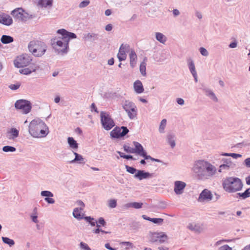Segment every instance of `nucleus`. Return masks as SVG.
<instances>
[{
  "mask_svg": "<svg viewBox=\"0 0 250 250\" xmlns=\"http://www.w3.org/2000/svg\"><path fill=\"white\" fill-rule=\"evenodd\" d=\"M192 171L198 180L205 181L211 179L216 174L217 168L206 160H199L194 163Z\"/></svg>",
  "mask_w": 250,
  "mask_h": 250,
  "instance_id": "obj_1",
  "label": "nucleus"
},
{
  "mask_svg": "<svg viewBox=\"0 0 250 250\" xmlns=\"http://www.w3.org/2000/svg\"><path fill=\"white\" fill-rule=\"evenodd\" d=\"M57 33L62 35V37H55L51 40V44L55 52L58 54H66L69 50L70 40L76 39V35L67 31L64 29H58Z\"/></svg>",
  "mask_w": 250,
  "mask_h": 250,
  "instance_id": "obj_2",
  "label": "nucleus"
},
{
  "mask_svg": "<svg viewBox=\"0 0 250 250\" xmlns=\"http://www.w3.org/2000/svg\"><path fill=\"white\" fill-rule=\"evenodd\" d=\"M30 134L34 138L45 137L48 133V127L40 118L32 120L28 126Z\"/></svg>",
  "mask_w": 250,
  "mask_h": 250,
  "instance_id": "obj_3",
  "label": "nucleus"
},
{
  "mask_svg": "<svg viewBox=\"0 0 250 250\" xmlns=\"http://www.w3.org/2000/svg\"><path fill=\"white\" fill-rule=\"evenodd\" d=\"M222 186L228 193H235L241 190L244 184L241 179L236 177H228L223 180Z\"/></svg>",
  "mask_w": 250,
  "mask_h": 250,
  "instance_id": "obj_4",
  "label": "nucleus"
},
{
  "mask_svg": "<svg viewBox=\"0 0 250 250\" xmlns=\"http://www.w3.org/2000/svg\"><path fill=\"white\" fill-rule=\"evenodd\" d=\"M28 49L35 57H42L46 52L47 46L45 43L39 41H32L28 44Z\"/></svg>",
  "mask_w": 250,
  "mask_h": 250,
  "instance_id": "obj_5",
  "label": "nucleus"
},
{
  "mask_svg": "<svg viewBox=\"0 0 250 250\" xmlns=\"http://www.w3.org/2000/svg\"><path fill=\"white\" fill-rule=\"evenodd\" d=\"M11 14L17 20L21 21H26L36 17L35 15H30L25 12L22 8H18L13 10Z\"/></svg>",
  "mask_w": 250,
  "mask_h": 250,
  "instance_id": "obj_6",
  "label": "nucleus"
},
{
  "mask_svg": "<svg viewBox=\"0 0 250 250\" xmlns=\"http://www.w3.org/2000/svg\"><path fill=\"white\" fill-rule=\"evenodd\" d=\"M100 117L101 124L105 130H109L114 126V122L108 113L101 111Z\"/></svg>",
  "mask_w": 250,
  "mask_h": 250,
  "instance_id": "obj_7",
  "label": "nucleus"
},
{
  "mask_svg": "<svg viewBox=\"0 0 250 250\" xmlns=\"http://www.w3.org/2000/svg\"><path fill=\"white\" fill-rule=\"evenodd\" d=\"M147 238L150 243L158 242L160 244L164 243L167 239L166 234L163 232H157L149 231L147 235Z\"/></svg>",
  "mask_w": 250,
  "mask_h": 250,
  "instance_id": "obj_8",
  "label": "nucleus"
},
{
  "mask_svg": "<svg viewBox=\"0 0 250 250\" xmlns=\"http://www.w3.org/2000/svg\"><path fill=\"white\" fill-rule=\"evenodd\" d=\"M122 104L123 108L127 112L128 116L130 119H133L136 116V106L133 102L129 100H125L122 103Z\"/></svg>",
  "mask_w": 250,
  "mask_h": 250,
  "instance_id": "obj_9",
  "label": "nucleus"
},
{
  "mask_svg": "<svg viewBox=\"0 0 250 250\" xmlns=\"http://www.w3.org/2000/svg\"><path fill=\"white\" fill-rule=\"evenodd\" d=\"M16 109L20 110L24 114H27L31 110V103L26 100L21 99L17 100L15 103Z\"/></svg>",
  "mask_w": 250,
  "mask_h": 250,
  "instance_id": "obj_10",
  "label": "nucleus"
},
{
  "mask_svg": "<svg viewBox=\"0 0 250 250\" xmlns=\"http://www.w3.org/2000/svg\"><path fill=\"white\" fill-rule=\"evenodd\" d=\"M31 61L30 56L26 54H22L17 57L14 61V65L17 68L23 67L28 65Z\"/></svg>",
  "mask_w": 250,
  "mask_h": 250,
  "instance_id": "obj_11",
  "label": "nucleus"
},
{
  "mask_svg": "<svg viewBox=\"0 0 250 250\" xmlns=\"http://www.w3.org/2000/svg\"><path fill=\"white\" fill-rule=\"evenodd\" d=\"M128 132L129 130L126 126H116L110 132V136L113 138L118 139L124 137Z\"/></svg>",
  "mask_w": 250,
  "mask_h": 250,
  "instance_id": "obj_12",
  "label": "nucleus"
},
{
  "mask_svg": "<svg viewBox=\"0 0 250 250\" xmlns=\"http://www.w3.org/2000/svg\"><path fill=\"white\" fill-rule=\"evenodd\" d=\"M129 46L127 44H122L119 48V52L117 54V58L120 62L125 61L126 58V51L129 49Z\"/></svg>",
  "mask_w": 250,
  "mask_h": 250,
  "instance_id": "obj_13",
  "label": "nucleus"
},
{
  "mask_svg": "<svg viewBox=\"0 0 250 250\" xmlns=\"http://www.w3.org/2000/svg\"><path fill=\"white\" fill-rule=\"evenodd\" d=\"M212 198L211 192L207 189H204L199 195L198 201L200 202L209 201Z\"/></svg>",
  "mask_w": 250,
  "mask_h": 250,
  "instance_id": "obj_14",
  "label": "nucleus"
},
{
  "mask_svg": "<svg viewBox=\"0 0 250 250\" xmlns=\"http://www.w3.org/2000/svg\"><path fill=\"white\" fill-rule=\"evenodd\" d=\"M133 144L135 146V148H133L134 153H136L145 158L147 155V153L144 149L142 145L139 143L135 141L133 142Z\"/></svg>",
  "mask_w": 250,
  "mask_h": 250,
  "instance_id": "obj_15",
  "label": "nucleus"
},
{
  "mask_svg": "<svg viewBox=\"0 0 250 250\" xmlns=\"http://www.w3.org/2000/svg\"><path fill=\"white\" fill-rule=\"evenodd\" d=\"M220 172L221 170H229L232 165L231 159L230 158H222L220 159Z\"/></svg>",
  "mask_w": 250,
  "mask_h": 250,
  "instance_id": "obj_16",
  "label": "nucleus"
},
{
  "mask_svg": "<svg viewBox=\"0 0 250 250\" xmlns=\"http://www.w3.org/2000/svg\"><path fill=\"white\" fill-rule=\"evenodd\" d=\"M186 183L181 181H176L174 182V191L176 194L180 195L184 192V189L186 187Z\"/></svg>",
  "mask_w": 250,
  "mask_h": 250,
  "instance_id": "obj_17",
  "label": "nucleus"
},
{
  "mask_svg": "<svg viewBox=\"0 0 250 250\" xmlns=\"http://www.w3.org/2000/svg\"><path fill=\"white\" fill-rule=\"evenodd\" d=\"M187 228L195 233H200L204 230L203 225L201 223H189Z\"/></svg>",
  "mask_w": 250,
  "mask_h": 250,
  "instance_id": "obj_18",
  "label": "nucleus"
},
{
  "mask_svg": "<svg viewBox=\"0 0 250 250\" xmlns=\"http://www.w3.org/2000/svg\"><path fill=\"white\" fill-rule=\"evenodd\" d=\"M152 174L148 172H146L143 170H138L137 172L134 175L135 178L142 180L144 179H147L152 176Z\"/></svg>",
  "mask_w": 250,
  "mask_h": 250,
  "instance_id": "obj_19",
  "label": "nucleus"
},
{
  "mask_svg": "<svg viewBox=\"0 0 250 250\" xmlns=\"http://www.w3.org/2000/svg\"><path fill=\"white\" fill-rule=\"evenodd\" d=\"M203 91L205 93L206 95L211 100L214 102H217L218 101V98L214 93V92L211 89L203 87L201 88Z\"/></svg>",
  "mask_w": 250,
  "mask_h": 250,
  "instance_id": "obj_20",
  "label": "nucleus"
},
{
  "mask_svg": "<svg viewBox=\"0 0 250 250\" xmlns=\"http://www.w3.org/2000/svg\"><path fill=\"white\" fill-rule=\"evenodd\" d=\"M250 197V188L246 189L243 192L237 193L234 196L236 199L239 200H245Z\"/></svg>",
  "mask_w": 250,
  "mask_h": 250,
  "instance_id": "obj_21",
  "label": "nucleus"
},
{
  "mask_svg": "<svg viewBox=\"0 0 250 250\" xmlns=\"http://www.w3.org/2000/svg\"><path fill=\"white\" fill-rule=\"evenodd\" d=\"M19 135V131L16 128H11L7 132V137L10 140H14L18 137Z\"/></svg>",
  "mask_w": 250,
  "mask_h": 250,
  "instance_id": "obj_22",
  "label": "nucleus"
},
{
  "mask_svg": "<svg viewBox=\"0 0 250 250\" xmlns=\"http://www.w3.org/2000/svg\"><path fill=\"white\" fill-rule=\"evenodd\" d=\"M12 23L13 20L11 17L9 15L4 13L1 19L0 23L5 25L9 26L12 24Z\"/></svg>",
  "mask_w": 250,
  "mask_h": 250,
  "instance_id": "obj_23",
  "label": "nucleus"
},
{
  "mask_svg": "<svg viewBox=\"0 0 250 250\" xmlns=\"http://www.w3.org/2000/svg\"><path fill=\"white\" fill-rule=\"evenodd\" d=\"M130 59V65L132 68H134L137 62V55L134 50L131 49L129 54Z\"/></svg>",
  "mask_w": 250,
  "mask_h": 250,
  "instance_id": "obj_24",
  "label": "nucleus"
},
{
  "mask_svg": "<svg viewBox=\"0 0 250 250\" xmlns=\"http://www.w3.org/2000/svg\"><path fill=\"white\" fill-rule=\"evenodd\" d=\"M135 91L138 94L144 92V89L142 82L139 80L136 81L133 84Z\"/></svg>",
  "mask_w": 250,
  "mask_h": 250,
  "instance_id": "obj_25",
  "label": "nucleus"
},
{
  "mask_svg": "<svg viewBox=\"0 0 250 250\" xmlns=\"http://www.w3.org/2000/svg\"><path fill=\"white\" fill-rule=\"evenodd\" d=\"M83 38L85 41L93 42L98 39V35L94 33H88L84 35Z\"/></svg>",
  "mask_w": 250,
  "mask_h": 250,
  "instance_id": "obj_26",
  "label": "nucleus"
},
{
  "mask_svg": "<svg viewBox=\"0 0 250 250\" xmlns=\"http://www.w3.org/2000/svg\"><path fill=\"white\" fill-rule=\"evenodd\" d=\"M74 153V154L75 155V158L72 160V161H71L70 162V163H71V164H73V163H78L79 164H84L85 163V161H84V159L83 157V156L75 152H73Z\"/></svg>",
  "mask_w": 250,
  "mask_h": 250,
  "instance_id": "obj_27",
  "label": "nucleus"
},
{
  "mask_svg": "<svg viewBox=\"0 0 250 250\" xmlns=\"http://www.w3.org/2000/svg\"><path fill=\"white\" fill-rule=\"evenodd\" d=\"M67 143L70 148L74 150H77L79 147V145L77 141L71 137H69L67 138Z\"/></svg>",
  "mask_w": 250,
  "mask_h": 250,
  "instance_id": "obj_28",
  "label": "nucleus"
},
{
  "mask_svg": "<svg viewBox=\"0 0 250 250\" xmlns=\"http://www.w3.org/2000/svg\"><path fill=\"white\" fill-rule=\"evenodd\" d=\"M175 135L173 133H169L167 135V142L172 148H174L175 146Z\"/></svg>",
  "mask_w": 250,
  "mask_h": 250,
  "instance_id": "obj_29",
  "label": "nucleus"
},
{
  "mask_svg": "<svg viewBox=\"0 0 250 250\" xmlns=\"http://www.w3.org/2000/svg\"><path fill=\"white\" fill-rule=\"evenodd\" d=\"M83 209V208H74L73 211V216L74 218L78 219L81 220L83 218V215L81 214L80 210H82Z\"/></svg>",
  "mask_w": 250,
  "mask_h": 250,
  "instance_id": "obj_30",
  "label": "nucleus"
},
{
  "mask_svg": "<svg viewBox=\"0 0 250 250\" xmlns=\"http://www.w3.org/2000/svg\"><path fill=\"white\" fill-rule=\"evenodd\" d=\"M38 4L42 7H51L52 5V0H38Z\"/></svg>",
  "mask_w": 250,
  "mask_h": 250,
  "instance_id": "obj_31",
  "label": "nucleus"
},
{
  "mask_svg": "<svg viewBox=\"0 0 250 250\" xmlns=\"http://www.w3.org/2000/svg\"><path fill=\"white\" fill-rule=\"evenodd\" d=\"M0 41L3 44H8L12 42L14 39L10 36L4 35L1 36Z\"/></svg>",
  "mask_w": 250,
  "mask_h": 250,
  "instance_id": "obj_32",
  "label": "nucleus"
},
{
  "mask_svg": "<svg viewBox=\"0 0 250 250\" xmlns=\"http://www.w3.org/2000/svg\"><path fill=\"white\" fill-rule=\"evenodd\" d=\"M155 37L156 40L162 43H165L167 41L166 37L160 32H156Z\"/></svg>",
  "mask_w": 250,
  "mask_h": 250,
  "instance_id": "obj_33",
  "label": "nucleus"
},
{
  "mask_svg": "<svg viewBox=\"0 0 250 250\" xmlns=\"http://www.w3.org/2000/svg\"><path fill=\"white\" fill-rule=\"evenodd\" d=\"M188 65L191 74L196 73L194 62L191 58L188 60Z\"/></svg>",
  "mask_w": 250,
  "mask_h": 250,
  "instance_id": "obj_34",
  "label": "nucleus"
},
{
  "mask_svg": "<svg viewBox=\"0 0 250 250\" xmlns=\"http://www.w3.org/2000/svg\"><path fill=\"white\" fill-rule=\"evenodd\" d=\"M145 59L142 62L140 65V71L143 76H146V63L145 62Z\"/></svg>",
  "mask_w": 250,
  "mask_h": 250,
  "instance_id": "obj_35",
  "label": "nucleus"
},
{
  "mask_svg": "<svg viewBox=\"0 0 250 250\" xmlns=\"http://www.w3.org/2000/svg\"><path fill=\"white\" fill-rule=\"evenodd\" d=\"M220 155L221 156H228V157L231 156L233 158H234V159H237L238 158H240V157H242L241 154L234 153H222L220 154Z\"/></svg>",
  "mask_w": 250,
  "mask_h": 250,
  "instance_id": "obj_36",
  "label": "nucleus"
},
{
  "mask_svg": "<svg viewBox=\"0 0 250 250\" xmlns=\"http://www.w3.org/2000/svg\"><path fill=\"white\" fill-rule=\"evenodd\" d=\"M1 238L3 242L8 245L10 247H11L15 244V242L12 239H11L6 237H2Z\"/></svg>",
  "mask_w": 250,
  "mask_h": 250,
  "instance_id": "obj_37",
  "label": "nucleus"
},
{
  "mask_svg": "<svg viewBox=\"0 0 250 250\" xmlns=\"http://www.w3.org/2000/svg\"><path fill=\"white\" fill-rule=\"evenodd\" d=\"M2 149L5 152H13L16 150V148L15 147L10 146H4Z\"/></svg>",
  "mask_w": 250,
  "mask_h": 250,
  "instance_id": "obj_38",
  "label": "nucleus"
},
{
  "mask_svg": "<svg viewBox=\"0 0 250 250\" xmlns=\"http://www.w3.org/2000/svg\"><path fill=\"white\" fill-rule=\"evenodd\" d=\"M167 124V120L165 119H163L160 123L159 131L160 133H163L164 132V129Z\"/></svg>",
  "mask_w": 250,
  "mask_h": 250,
  "instance_id": "obj_39",
  "label": "nucleus"
},
{
  "mask_svg": "<svg viewBox=\"0 0 250 250\" xmlns=\"http://www.w3.org/2000/svg\"><path fill=\"white\" fill-rule=\"evenodd\" d=\"M117 153L119 154L121 158H123L124 159H127V160H135L136 159L133 158V157L132 155H125L123 152H121L120 151H117Z\"/></svg>",
  "mask_w": 250,
  "mask_h": 250,
  "instance_id": "obj_40",
  "label": "nucleus"
},
{
  "mask_svg": "<svg viewBox=\"0 0 250 250\" xmlns=\"http://www.w3.org/2000/svg\"><path fill=\"white\" fill-rule=\"evenodd\" d=\"M125 167L126 171L130 174H135V173H137V171L138 170L137 169H136L135 168L132 167H130L127 165H125Z\"/></svg>",
  "mask_w": 250,
  "mask_h": 250,
  "instance_id": "obj_41",
  "label": "nucleus"
},
{
  "mask_svg": "<svg viewBox=\"0 0 250 250\" xmlns=\"http://www.w3.org/2000/svg\"><path fill=\"white\" fill-rule=\"evenodd\" d=\"M41 195L45 197H52L53 194L50 191L43 190L41 192Z\"/></svg>",
  "mask_w": 250,
  "mask_h": 250,
  "instance_id": "obj_42",
  "label": "nucleus"
},
{
  "mask_svg": "<svg viewBox=\"0 0 250 250\" xmlns=\"http://www.w3.org/2000/svg\"><path fill=\"white\" fill-rule=\"evenodd\" d=\"M145 159H146V160L150 159L152 161H155V162H158V163H162L164 165H166V163H164L161 160L158 159L154 158L151 157L150 155H146V156L145 158Z\"/></svg>",
  "mask_w": 250,
  "mask_h": 250,
  "instance_id": "obj_43",
  "label": "nucleus"
},
{
  "mask_svg": "<svg viewBox=\"0 0 250 250\" xmlns=\"http://www.w3.org/2000/svg\"><path fill=\"white\" fill-rule=\"evenodd\" d=\"M28 68L31 70V73L32 72H35L37 70H38L40 68V67L39 65L35 64H32Z\"/></svg>",
  "mask_w": 250,
  "mask_h": 250,
  "instance_id": "obj_44",
  "label": "nucleus"
},
{
  "mask_svg": "<svg viewBox=\"0 0 250 250\" xmlns=\"http://www.w3.org/2000/svg\"><path fill=\"white\" fill-rule=\"evenodd\" d=\"M199 51L202 55L207 57L208 55V50L204 47H201L199 48Z\"/></svg>",
  "mask_w": 250,
  "mask_h": 250,
  "instance_id": "obj_45",
  "label": "nucleus"
},
{
  "mask_svg": "<svg viewBox=\"0 0 250 250\" xmlns=\"http://www.w3.org/2000/svg\"><path fill=\"white\" fill-rule=\"evenodd\" d=\"M90 3V1L89 0H85L82 1L79 5V7L81 8H83L86 7Z\"/></svg>",
  "mask_w": 250,
  "mask_h": 250,
  "instance_id": "obj_46",
  "label": "nucleus"
},
{
  "mask_svg": "<svg viewBox=\"0 0 250 250\" xmlns=\"http://www.w3.org/2000/svg\"><path fill=\"white\" fill-rule=\"evenodd\" d=\"M151 222L154 224H162L164 222V219L154 218L152 219Z\"/></svg>",
  "mask_w": 250,
  "mask_h": 250,
  "instance_id": "obj_47",
  "label": "nucleus"
},
{
  "mask_svg": "<svg viewBox=\"0 0 250 250\" xmlns=\"http://www.w3.org/2000/svg\"><path fill=\"white\" fill-rule=\"evenodd\" d=\"M124 149L125 152H126L127 153H134V148L132 147H131L128 146L124 145Z\"/></svg>",
  "mask_w": 250,
  "mask_h": 250,
  "instance_id": "obj_48",
  "label": "nucleus"
},
{
  "mask_svg": "<svg viewBox=\"0 0 250 250\" xmlns=\"http://www.w3.org/2000/svg\"><path fill=\"white\" fill-rule=\"evenodd\" d=\"M19 72L21 74H23V75H29L31 74V70H29L28 68H25L23 69H20L19 70Z\"/></svg>",
  "mask_w": 250,
  "mask_h": 250,
  "instance_id": "obj_49",
  "label": "nucleus"
},
{
  "mask_svg": "<svg viewBox=\"0 0 250 250\" xmlns=\"http://www.w3.org/2000/svg\"><path fill=\"white\" fill-rule=\"evenodd\" d=\"M80 248L83 250H91L87 244L83 242L80 243Z\"/></svg>",
  "mask_w": 250,
  "mask_h": 250,
  "instance_id": "obj_50",
  "label": "nucleus"
},
{
  "mask_svg": "<svg viewBox=\"0 0 250 250\" xmlns=\"http://www.w3.org/2000/svg\"><path fill=\"white\" fill-rule=\"evenodd\" d=\"M108 206L111 208H114L117 206V201L115 199H111L109 201Z\"/></svg>",
  "mask_w": 250,
  "mask_h": 250,
  "instance_id": "obj_51",
  "label": "nucleus"
},
{
  "mask_svg": "<svg viewBox=\"0 0 250 250\" xmlns=\"http://www.w3.org/2000/svg\"><path fill=\"white\" fill-rule=\"evenodd\" d=\"M143 204L140 202H133L132 208L136 209L141 208H142Z\"/></svg>",
  "mask_w": 250,
  "mask_h": 250,
  "instance_id": "obj_52",
  "label": "nucleus"
},
{
  "mask_svg": "<svg viewBox=\"0 0 250 250\" xmlns=\"http://www.w3.org/2000/svg\"><path fill=\"white\" fill-rule=\"evenodd\" d=\"M121 245H124L126 247L125 249L127 250L129 248H132L133 244L132 243L130 242H122L120 243Z\"/></svg>",
  "mask_w": 250,
  "mask_h": 250,
  "instance_id": "obj_53",
  "label": "nucleus"
},
{
  "mask_svg": "<svg viewBox=\"0 0 250 250\" xmlns=\"http://www.w3.org/2000/svg\"><path fill=\"white\" fill-rule=\"evenodd\" d=\"M20 85L21 84L19 83L11 84L9 86V88L11 90H17L20 87Z\"/></svg>",
  "mask_w": 250,
  "mask_h": 250,
  "instance_id": "obj_54",
  "label": "nucleus"
},
{
  "mask_svg": "<svg viewBox=\"0 0 250 250\" xmlns=\"http://www.w3.org/2000/svg\"><path fill=\"white\" fill-rule=\"evenodd\" d=\"M141 226V224L139 222H132L131 227H132L134 229H137L140 228Z\"/></svg>",
  "mask_w": 250,
  "mask_h": 250,
  "instance_id": "obj_55",
  "label": "nucleus"
},
{
  "mask_svg": "<svg viewBox=\"0 0 250 250\" xmlns=\"http://www.w3.org/2000/svg\"><path fill=\"white\" fill-rule=\"evenodd\" d=\"M243 164L248 168H250V157L246 158Z\"/></svg>",
  "mask_w": 250,
  "mask_h": 250,
  "instance_id": "obj_56",
  "label": "nucleus"
},
{
  "mask_svg": "<svg viewBox=\"0 0 250 250\" xmlns=\"http://www.w3.org/2000/svg\"><path fill=\"white\" fill-rule=\"evenodd\" d=\"M220 250H232V249L228 245H224L220 247Z\"/></svg>",
  "mask_w": 250,
  "mask_h": 250,
  "instance_id": "obj_57",
  "label": "nucleus"
},
{
  "mask_svg": "<svg viewBox=\"0 0 250 250\" xmlns=\"http://www.w3.org/2000/svg\"><path fill=\"white\" fill-rule=\"evenodd\" d=\"M30 217L32 219V221L34 222V223H38V216H37V215L36 214V213H34V214H32L30 216Z\"/></svg>",
  "mask_w": 250,
  "mask_h": 250,
  "instance_id": "obj_58",
  "label": "nucleus"
},
{
  "mask_svg": "<svg viewBox=\"0 0 250 250\" xmlns=\"http://www.w3.org/2000/svg\"><path fill=\"white\" fill-rule=\"evenodd\" d=\"M97 223L102 225L103 226H104L106 225V222L103 217H100L97 221Z\"/></svg>",
  "mask_w": 250,
  "mask_h": 250,
  "instance_id": "obj_59",
  "label": "nucleus"
},
{
  "mask_svg": "<svg viewBox=\"0 0 250 250\" xmlns=\"http://www.w3.org/2000/svg\"><path fill=\"white\" fill-rule=\"evenodd\" d=\"M44 200L48 204H53L55 203V200L50 197H45Z\"/></svg>",
  "mask_w": 250,
  "mask_h": 250,
  "instance_id": "obj_60",
  "label": "nucleus"
},
{
  "mask_svg": "<svg viewBox=\"0 0 250 250\" xmlns=\"http://www.w3.org/2000/svg\"><path fill=\"white\" fill-rule=\"evenodd\" d=\"M237 46V42L235 40L234 41L231 42L229 45V47L231 48H234L236 47Z\"/></svg>",
  "mask_w": 250,
  "mask_h": 250,
  "instance_id": "obj_61",
  "label": "nucleus"
},
{
  "mask_svg": "<svg viewBox=\"0 0 250 250\" xmlns=\"http://www.w3.org/2000/svg\"><path fill=\"white\" fill-rule=\"evenodd\" d=\"M172 13L174 17H176L180 14V12L177 9H174L172 10Z\"/></svg>",
  "mask_w": 250,
  "mask_h": 250,
  "instance_id": "obj_62",
  "label": "nucleus"
},
{
  "mask_svg": "<svg viewBox=\"0 0 250 250\" xmlns=\"http://www.w3.org/2000/svg\"><path fill=\"white\" fill-rule=\"evenodd\" d=\"M176 102L178 104H179L180 105H182L184 104V100L180 98H178L176 99Z\"/></svg>",
  "mask_w": 250,
  "mask_h": 250,
  "instance_id": "obj_63",
  "label": "nucleus"
},
{
  "mask_svg": "<svg viewBox=\"0 0 250 250\" xmlns=\"http://www.w3.org/2000/svg\"><path fill=\"white\" fill-rule=\"evenodd\" d=\"M104 247L108 250H117L116 248L111 247L109 243H106L104 245Z\"/></svg>",
  "mask_w": 250,
  "mask_h": 250,
  "instance_id": "obj_64",
  "label": "nucleus"
}]
</instances>
